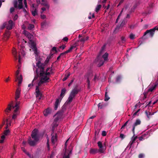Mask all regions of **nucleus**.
<instances>
[{"instance_id": "f257e3e1", "label": "nucleus", "mask_w": 158, "mask_h": 158, "mask_svg": "<svg viewBox=\"0 0 158 158\" xmlns=\"http://www.w3.org/2000/svg\"><path fill=\"white\" fill-rule=\"evenodd\" d=\"M35 68L34 66L33 68V70L35 72L37 75H39V79L38 82V85L35 89L36 93V97L39 99H41L42 94L39 91V87L44 85L46 83L49 82L50 81L49 78L50 75L53 73L51 68H48L46 70V72L44 71V65L41 64L40 61H38L36 63Z\"/></svg>"}, {"instance_id": "f03ea898", "label": "nucleus", "mask_w": 158, "mask_h": 158, "mask_svg": "<svg viewBox=\"0 0 158 158\" xmlns=\"http://www.w3.org/2000/svg\"><path fill=\"white\" fill-rule=\"evenodd\" d=\"M43 135V134L39 133L38 129H34L31 135V137L34 140H32L30 137L28 140V143L31 146H35L39 141L40 138L42 137Z\"/></svg>"}, {"instance_id": "7ed1b4c3", "label": "nucleus", "mask_w": 158, "mask_h": 158, "mask_svg": "<svg viewBox=\"0 0 158 158\" xmlns=\"http://www.w3.org/2000/svg\"><path fill=\"white\" fill-rule=\"evenodd\" d=\"M20 103L19 102H16L14 106L13 102H12L11 104L8 105V107L5 110L6 113H8L11 110H13L14 111L12 118L13 119H15L17 116L19 114V105Z\"/></svg>"}, {"instance_id": "20e7f679", "label": "nucleus", "mask_w": 158, "mask_h": 158, "mask_svg": "<svg viewBox=\"0 0 158 158\" xmlns=\"http://www.w3.org/2000/svg\"><path fill=\"white\" fill-rule=\"evenodd\" d=\"M20 47L21 48L20 49V51L18 54L15 48H13L12 50L13 55L16 60H17L18 56H19V63H20V60L21 58V55L24 56L25 55V49L24 47L23 46H20Z\"/></svg>"}, {"instance_id": "39448f33", "label": "nucleus", "mask_w": 158, "mask_h": 158, "mask_svg": "<svg viewBox=\"0 0 158 158\" xmlns=\"http://www.w3.org/2000/svg\"><path fill=\"white\" fill-rule=\"evenodd\" d=\"M135 129H132V132L134 134L133 136L132 137L131 139V140L129 142V143L127 146L126 148L125 149L124 152L122 153L120 156V158H123V157L125 153L127 150L129 151L131 147L132 144L135 142L136 139L137 138V136H135L134 134Z\"/></svg>"}, {"instance_id": "423d86ee", "label": "nucleus", "mask_w": 158, "mask_h": 158, "mask_svg": "<svg viewBox=\"0 0 158 158\" xmlns=\"http://www.w3.org/2000/svg\"><path fill=\"white\" fill-rule=\"evenodd\" d=\"M61 112H58L55 115V119L52 123L51 124L52 128H54L57 127L59 121L62 118V114Z\"/></svg>"}, {"instance_id": "0eeeda50", "label": "nucleus", "mask_w": 158, "mask_h": 158, "mask_svg": "<svg viewBox=\"0 0 158 158\" xmlns=\"http://www.w3.org/2000/svg\"><path fill=\"white\" fill-rule=\"evenodd\" d=\"M155 131V129H150L149 130L145 132L139 137V140L142 141L148 138Z\"/></svg>"}, {"instance_id": "6e6552de", "label": "nucleus", "mask_w": 158, "mask_h": 158, "mask_svg": "<svg viewBox=\"0 0 158 158\" xmlns=\"http://www.w3.org/2000/svg\"><path fill=\"white\" fill-rule=\"evenodd\" d=\"M79 91V90L77 88H75L73 89L71 91L69 98L66 103L68 104V103H70L72 102L73 99L75 98L76 95L78 93Z\"/></svg>"}, {"instance_id": "1a4fd4ad", "label": "nucleus", "mask_w": 158, "mask_h": 158, "mask_svg": "<svg viewBox=\"0 0 158 158\" xmlns=\"http://www.w3.org/2000/svg\"><path fill=\"white\" fill-rule=\"evenodd\" d=\"M105 48V45H104L102 48L98 56V57L96 59V60H97L98 62L99 63L98 64V66L99 67H100L102 65H103V64L104 63V61L103 60H101L100 59L101 57L102 56V52L104 50V48Z\"/></svg>"}, {"instance_id": "9d476101", "label": "nucleus", "mask_w": 158, "mask_h": 158, "mask_svg": "<svg viewBox=\"0 0 158 158\" xmlns=\"http://www.w3.org/2000/svg\"><path fill=\"white\" fill-rule=\"evenodd\" d=\"M30 47L34 52L35 54V56H37L38 52H37V49L36 47V44L35 43L32 41H30L29 43Z\"/></svg>"}, {"instance_id": "9b49d317", "label": "nucleus", "mask_w": 158, "mask_h": 158, "mask_svg": "<svg viewBox=\"0 0 158 158\" xmlns=\"http://www.w3.org/2000/svg\"><path fill=\"white\" fill-rule=\"evenodd\" d=\"M19 67H18V69L16 73V79L15 80V81H18V84L19 85H20L22 83V82L23 81V77L21 75H19Z\"/></svg>"}, {"instance_id": "f8f14e48", "label": "nucleus", "mask_w": 158, "mask_h": 158, "mask_svg": "<svg viewBox=\"0 0 158 158\" xmlns=\"http://www.w3.org/2000/svg\"><path fill=\"white\" fill-rule=\"evenodd\" d=\"M10 132V131L9 129H6V130L4 131L3 135L1 136V139H0V143H3L6 136L8 135Z\"/></svg>"}, {"instance_id": "ddd939ff", "label": "nucleus", "mask_w": 158, "mask_h": 158, "mask_svg": "<svg viewBox=\"0 0 158 158\" xmlns=\"http://www.w3.org/2000/svg\"><path fill=\"white\" fill-rule=\"evenodd\" d=\"M156 30H158V27H155L154 28L151 29L149 30H147L144 33V35H146L148 33H149L150 36L152 37L154 34V32Z\"/></svg>"}, {"instance_id": "4468645a", "label": "nucleus", "mask_w": 158, "mask_h": 158, "mask_svg": "<svg viewBox=\"0 0 158 158\" xmlns=\"http://www.w3.org/2000/svg\"><path fill=\"white\" fill-rule=\"evenodd\" d=\"M104 151L102 149H98L93 148H91L89 151L90 153L92 154H95L98 152L102 153Z\"/></svg>"}, {"instance_id": "2eb2a0df", "label": "nucleus", "mask_w": 158, "mask_h": 158, "mask_svg": "<svg viewBox=\"0 0 158 158\" xmlns=\"http://www.w3.org/2000/svg\"><path fill=\"white\" fill-rule=\"evenodd\" d=\"M41 4L44 6H45L44 7L42 8L41 9L42 12H41V13H42L46 9H48L49 7V6L48 4L47 1L45 0H41Z\"/></svg>"}, {"instance_id": "dca6fc26", "label": "nucleus", "mask_w": 158, "mask_h": 158, "mask_svg": "<svg viewBox=\"0 0 158 158\" xmlns=\"http://www.w3.org/2000/svg\"><path fill=\"white\" fill-rule=\"evenodd\" d=\"M131 6V5L130 4H127L125 5L124 8L121 11L120 13L118 15L117 19H116V23H117L118 21V20L120 15H121V14L123 12V10H129V8H130Z\"/></svg>"}, {"instance_id": "f3484780", "label": "nucleus", "mask_w": 158, "mask_h": 158, "mask_svg": "<svg viewBox=\"0 0 158 158\" xmlns=\"http://www.w3.org/2000/svg\"><path fill=\"white\" fill-rule=\"evenodd\" d=\"M23 34H24L25 36L27 37L28 38L30 41L32 40L33 37V35H31L29 32L25 30H24L23 31Z\"/></svg>"}, {"instance_id": "a211bd4d", "label": "nucleus", "mask_w": 158, "mask_h": 158, "mask_svg": "<svg viewBox=\"0 0 158 158\" xmlns=\"http://www.w3.org/2000/svg\"><path fill=\"white\" fill-rule=\"evenodd\" d=\"M14 24H15L12 21L10 20L8 21V24L6 25V28L8 30H11Z\"/></svg>"}, {"instance_id": "6ab92c4d", "label": "nucleus", "mask_w": 158, "mask_h": 158, "mask_svg": "<svg viewBox=\"0 0 158 158\" xmlns=\"http://www.w3.org/2000/svg\"><path fill=\"white\" fill-rule=\"evenodd\" d=\"M78 44V42H76L73 44L72 46H71L68 50H67L65 52H64V53H67L71 52L73 49L75 48L76 46H77Z\"/></svg>"}, {"instance_id": "aec40b11", "label": "nucleus", "mask_w": 158, "mask_h": 158, "mask_svg": "<svg viewBox=\"0 0 158 158\" xmlns=\"http://www.w3.org/2000/svg\"><path fill=\"white\" fill-rule=\"evenodd\" d=\"M93 76V74L92 73H90L87 77V82L88 83V87H89L90 85V80L92 78Z\"/></svg>"}, {"instance_id": "412c9836", "label": "nucleus", "mask_w": 158, "mask_h": 158, "mask_svg": "<svg viewBox=\"0 0 158 158\" xmlns=\"http://www.w3.org/2000/svg\"><path fill=\"white\" fill-rule=\"evenodd\" d=\"M72 150H70L67 152L66 151L64 154L63 158H69L70 155L72 153Z\"/></svg>"}, {"instance_id": "4be33fe9", "label": "nucleus", "mask_w": 158, "mask_h": 158, "mask_svg": "<svg viewBox=\"0 0 158 158\" xmlns=\"http://www.w3.org/2000/svg\"><path fill=\"white\" fill-rule=\"evenodd\" d=\"M61 99V98H60V99L57 98L56 99V101L54 106V109L55 110H57L58 106L60 104Z\"/></svg>"}, {"instance_id": "5701e85b", "label": "nucleus", "mask_w": 158, "mask_h": 158, "mask_svg": "<svg viewBox=\"0 0 158 158\" xmlns=\"http://www.w3.org/2000/svg\"><path fill=\"white\" fill-rule=\"evenodd\" d=\"M20 90L19 89H18L16 92L15 99L16 100L15 102H17V99L19 98L20 95ZM16 102H15V103Z\"/></svg>"}, {"instance_id": "b1692460", "label": "nucleus", "mask_w": 158, "mask_h": 158, "mask_svg": "<svg viewBox=\"0 0 158 158\" xmlns=\"http://www.w3.org/2000/svg\"><path fill=\"white\" fill-rule=\"evenodd\" d=\"M37 77H36V76L35 77L34 79L32 81V84H29L28 85V87H30V86H33L34 85V82H36L37 84L38 85V82L39 81V80H40V79H39V80H37ZM38 86V85L36 87Z\"/></svg>"}, {"instance_id": "393cba45", "label": "nucleus", "mask_w": 158, "mask_h": 158, "mask_svg": "<svg viewBox=\"0 0 158 158\" xmlns=\"http://www.w3.org/2000/svg\"><path fill=\"white\" fill-rule=\"evenodd\" d=\"M32 6H33V8L31 10L32 14L33 16H35L37 14V12L36 9H35L34 8V4H32Z\"/></svg>"}, {"instance_id": "a878e982", "label": "nucleus", "mask_w": 158, "mask_h": 158, "mask_svg": "<svg viewBox=\"0 0 158 158\" xmlns=\"http://www.w3.org/2000/svg\"><path fill=\"white\" fill-rule=\"evenodd\" d=\"M141 123V121L139 119H136L135 122L133 126V128H135L136 126L138 125H139Z\"/></svg>"}, {"instance_id": "bb28decb", "label": "nucleus", "mask_w": 158, "mask_h": 158, "mask_svg": "<svg viewBox=\"0 0 158 158\" xmlns=\"http://www.w3.org/2000/svg\"><path fill=\"white\" fill-rule=\"evenodd\" d=\"M10 35V32L9 31H6L4 34V37L5 40H7Z\"/></svg>"}, {"instance_id": "cd10ccee", "label": "nucleus", "mask_w": 158, "mask_h": 158, "mask_svg": "<svg viewBox=\"0 0 158 158\" xmlns=\"http://www.w3.org/2000/svg\"><path fill=\"white\" fill-rule=\"evenodd\" d=\"M157 86V84L156 83L154 84L153 85H152V86H150L149 87V88L148 90V91H152L156 88Z\"/></svg>"}, {"instance_id": "c85d7f7f", "label": "nucleus", "mask_w": 158, "mask_h": 158, "mask_svg": "<svg viewBox=\"0 0 158 158\" xmlns=\"http://www.w3.org/2000/svg\"><path fill=\"white\" fill-rule=\"evenodd\" d=\"M51 112V110L49 108L46 109L44 112V116H47Z\"/></svg>"}, {"instance_id": "c756f323", "label": "nucleus", "mask_w": 158, "mask_h": 158, "mask_svg": "<svg viewBox=\"0 0 158 158\" xmlns=\"http://www.w3.org/2000/svg\"><path fill=\"white\" fill-rule=\"evenodd\" d=\"M7 123L6 124V126L5 127V128H7L8 127H10V126H11V123L10 122V119H7Z\"/></svg>"}, {"instance_id": "7c9ffc66", "label": "nucleus", "mask_w": 158, "mask_h": 158, "mask_svg": "<svg viewBox=\"0 0 158 158\" xmlns=\"http://www.w3.org/2000/svg\"><path fill=\"white\" fill-rule=\"evenodd\" d=\"M52 142L54 143L57 140V136L56 134L55 135H52L51 138Z\"/></svg>"}, {"instance_id": "2f4dec72", "label": "nucleus", "mask_w": 158, "mask_h": 158, "mask_svg": "<svg viewBox=\"0 0 158 158\" xmlns=\"http://www.w3.org/2000/svg\"><path fill=\"white\" fill-rule=\"evenodd\" d=\"M145 113L147 116L148 118L149 119L150 117V116L154 114V113H152L150 112L146 111Z\"/></svg>"}, {"instance_id": "473e14b6", "label": "nucleus", "mask_w": 158, "mask_h": 158, "mask_svg": "<svg viewBox=\"0 0 158 158\" xmlns=\"http://www.w3.org/2000/svg\"><path fill=\"white\" fill-rule=\"evenodd\" d=\"M108 56V54L106 52L103 55L102 57V58L104 59V61H106L107 60Z\"/></svg>"}, {"instance_id": "72a5a7b5", "label": "nucleus", "mask_w": 158, "mask_h": 158, "mask_svg": "<svg viewBox=\"0 0 158 158\" xmlns=\"http://www.w3.org/2000/svg\"><path fill=\"white\" fill-rule=\"evenodd\" d=\"M19 2V9L23 8V3L22 1L23 0H18Z\"/></svg>"}, {"instance_id": "f704fd0d", "label": "nucleus", "mask_w": 158, "mask_h": 158, "mask_svg": "<svg viewBox=\"0 0 158 158\" xmlns=\"http://www.w3.org/2000/svg\"><path fill=\"white\" fill-rule=\"evenodd\" d=\"M107 89H106V91L105 92V98L104 99L105 101H108L110 99V98L109 97L107 94Z\"/></svg>"}, {"instance_id": "c9c22d12", "label": "nucleus", "mask_w": 158, "mask_h": 158, "mask_svg": "<svg viewBox=\"0 0 158 158\" xmlns=\"http://www.w3.org/2000/svg\"><path fill=\"white\" fill-rule=\"evenodd\" d=\"M66 90L65 89H62L60 94V97H63L65 95Z\"/></svg>"}, {"instance_id": "e433bc0d", "label": "nucleus", "mask_w": 158, "mask_h": 158, "mask_svg": "<svg viewBox=\"0 0 158 158\" xmlns=\"http://www.w3.org/2000/svg\"><path fill=\"white\" fill-rule=\"evenodd\" d=\"M126 39L124 37L122 36L121 37V41L119 42V44H121V43H122L123 44L125 42H126Z\"/></svg>"}, {"instance_id": "4c0bfd02", "label": "nucleus", "mask_w": 158, "mask_h": 158, "mask_svg": "<svg viewBox=\"0 0 158 158\" xmlns=\"http://www.w3.org/2000/svg\"><path fill=\"white\" fill-rule=\"evenodd\" d=\"M101 7V5H97L95 8V11L98 12V11L100 10Z\"/></svg>"}, {"instance_id": "58836bf2", "label": "nucleus", "mask_w": 158, "mask_h": 158, "mask_svg": "<svg viewBox=\"0 0 158 158\" xmlns=\"http://www.w3.org/2000/svg\"><path fill=\"white\" fill-rule=\"evenodd\" d=\"M13 4H14V6L15 8H17L18 7V8L19 9H20L19 8V5H18V2H17V0H15V1H14V2H13Z\"/></svg>"}, {"instance_id": "ea45409f", "label": "nucleus", "mask_w": 158, "mask_h": 158, "mask_svg": "<svg viewBox=\"0 0 158 158\" xmlns=\"http://www.w3.org/2000/svg\"><path fill=\"white\" fill-rule=\"evenodd\" d=\"M85 41V38L84 37L82 38L79 40L78 41V42L81 43V44H83L84 41Z\"/></svg>"}, {"instance_id": "a19ab883", "label": "nucleus", "mask_w": 158, "mask_h": 158, "mask_svg": "<svg viewBox=\"0 0 158 158\" xmlns=\"http://www.w3.org/2000/svg\"><path fill=\"white\" fill-rule=\"evenodd\" d=\"M34 26L33 24H29L28 27V29L29 30H31L34 28Z\"/></svg>"}, {"instance_id": "79ce46f5", "label": "nucleus", "mask_w": 158, "mask_h": 158, "mask_svg": "<svg viewBox=\"0 0 158 158\" xmlns=\"http://www.w3.org/2000/svg\"><path fill=\"white\" fill-rule=\"evenodd\" d=\"M98 145L99 148V149H102V143L101 141H99L98 142Z\"/></svg>"}, {"instance_id": "37998d69", "label": "nucleus", "mask_w": 158, "mask_h": 158, "mask_svg": "<svg viewBox=\"0 0 158 158\" xmlns=\"http://www.w3.org/2000/svg\"><path fill=\"white\" fill-rule=\"evenodd\" d=\"M127 21L126 20H123V22H122L120 24V27H123L124 25L127 23Z\"/></svg>"}, {"instance_id": "c03bdc74", "label": "nucleus", "mask_w": 158, "mask_h": 158, "mask_svg": "<svg viewBox=\"0 0 158 158\" xmlns=\"http://www.w3.org/2000/svg\"><path fill=\"white\" fill-rule=\"evenodd\" d=\"M70 75V73H69L67 75H65L63 79V81H64L66 80Z\"/></svg>"}, {"instance_id": "a18cd8bd", "label": "nucleus", "mask_w": 158, "mask_h": 158, "mask_svg": "<svg viewBox=\"0 0 158 158\" xmlns=\"http://www.w3.org/2000/svg\"><path fill=\"white\" fill-rule=\"evenodd\" d=\"M104 106H105L104 104L102 103H100L98 104V107L100 109L102 108Z\"/></svg>"}, {"instance_id": "49530a36", "label": "nucleus", "mask_w": 158, "mask_h": 158, "mask_svg": "<svg viewBox=\"0 0 158 158\" xmlns=\"http://www.w3.org/2000/svg\"><path fill=\"white\" fill-rule=\"evenodd\" d=\"M95 117H96V116H94V115L92 116L91 117L89 118V119L88 120V121H87L88 122H89L90 123H91V122H92V120H91V119L94 118Z\"/></svg>"}, {"instance_id": "de8ad7c7", "label": "nucleus", "mask_w": 158, "mask_h": 158, "mask_svg": "<svg viewBox=\"0 0 158 158\" xmlns=\"http://www.w3.org/2000/svg\"><path fill=\"white\" fill-rule=\"evenodd\" d=\"M6 23H3V24L0 27V29H3L6 26Z\"/></svg>"}, {"instance_id": "09e8293b", "label": "nucleus", "mask_w": 158, "mask_h": 158, "mask_svg": "<svg viewBox=\"0 0 158 158\" xmlns=\"http://www.w3.org/2000/svg\"><path fill=\"white\" fill-rule=\"evenodd\" d=\"M125 136H126L125 135H124L123 134L121 133L120 134V136H119V137L121 139H124L125 138Z\"/></svg>"}, {"instance_id": "8fccbe9b", "label": "nucleus", "mask_w": 158, "mask_h": 158, "mask_svg": "<svg viewBox=\"0 0 158 158\" xmlns=\"http://www.w3.org/2000/svg\"><path fill=\"white\" fill-rule=\"evenodd\" d=\"M138 157L139 158H144V155L143 153L140 154L139 155Z\"/></svg>"}, {"instance_id": "3c124183", "label": "nucleus", "mask_w": 158, "mask_h": 158, "mask_svg": "<svg viewBox=\"0 0 158 158\" xmlns=\"http://www.w3.org/2000/svg\"><path fill=\"white\" fill-rule=\"evenodd\" d=\"M136 6H137V5H134V6H133V8H132L131 9V10L130 11V12H132L134 10H135V9L136 7Z\"/></svg>"}, {"instance_id": "603ef678", "label": "nucleus", "mask_w": 158, "mask_h": 158, "mask_svg": "<svg viewBox=\"0 0 158 158\" xmlns=\"http://www.w3.org/2000/svg\"><path fill=\"white\" fill-rule=\"evenodd\" d=\"M135 36V35H134L133 34H131L130 35L129 37L131 39L133 40L134 39Z\"/></svg>"}, {"instance_id": "864d4df0", "label": "nucleus", "mask_w": 158, "mask_h": 158, "mask_svg": "<svg viewBox=\"0 0 158 158\" xmlns=\"http://www.w3.org/2000/svg\"><path fill=\"white\" fill-rule=\"evenodd\" d=\"M121 78V77L120 76H118L116 78V82H118L120 81Z\"/></svg>"}, {"instance_id": "5fc2aeb1", "label": "nucleus", "mask_w": 158, "mask_h": 158, "mask_svg": "<svg viewBox=\"0 0 158 158\" xmlns=\"http://www.w3.org/2000/svg\"><path fill=\"white\" fill-rule=\"evenodd\" d=\"M102 135L103 136H105L106 135V132L105 131H103L102 132Z\"/></svg>"}, {"instance_id": "6e6d98bb", "label": "nucleus", "mask_w": 158, "mask_h": 158, "mask_svg": "<svg viewBox=\"0 0 158 158\" xmlns=\"http://www.w3.org/2000/svg\"><path fill=\"white\" fill-rule=\"evenodd\" d=\"M14 10H15V9H14V8L12 7L10 9V12L11 13L13 12H14Z\"/></svg>"}, {"instance_id": "4d7b16f0", "label": "nucleus", "mask_w": 158, "mask_h": 158, "mask_svg": "<svg viewBox=\"0 0 158 158\" xmlns=\"http://www.w3.org/2000/svg\"><path fill=\"white\" fill-rule=\"evenodd\" d=\"M140 109H139L136 112H135L133 114V116H135V115H136L138 113Z\"/></svg>"}, {"instance_id": "13d9d810", "label": "nucleus", "mask_w": 158, "mask_h": 158, "mask_svg": "<svg viewBox=\"0 0 158 158\" xmlns=\"http://www.w3.org/2000/svg\"><path fill=\"white\" fill-rule=\"evenodd\" d=\"M63 40L64 41L67 42L68 40V38L67 37H65L63 39Z\"/></svg>"}, {"instance_id": "bf43d9fd", "label": "nucleus", "mask_w": 158, "mask_h": 158, "mask_svg": "<svg viewBox=\"0 0 158 158\" xmlns=\"http://www.w3.org/2000/svg\"><path fill=\"white\" fill-rule=\"evenodd\" d=\"M128 121H127L124 124V125L122 126V127H121V128H124L125 126H126L127 125V123L128 122Z\"/></svg>"}, {"instance_id": "052dcab7", "label": "nucleus", "mask_w": 158, "mask_h": 158, "mask_svg": "<svg viewBox=\"0 0 158 158\" xmlns=\"http://www.w3.org/2000/svg\"><path fill=\"white\" fill-rule=\"evenodd\" d=\"M26 154L30 158H32L31 155L28 152H27L26 153Z\"/></svg>"}, {"instance_id": "680f3d73", "label": "nucleus", "mask_w": 158, "mask_h": 158, "mask_svg": "<svg viewBox=\"0 0 158 158\" xmlns=\"http://www.w3.org/2000/svg\"><path fill=\"white\" fill-rule=\"evenodd\" d=\"M132 151V149H131V151H130V152L128 154V156H131V155L132 154V153H131V151Z\"/></svg>"}, {"instance_id": "e2e57ef3", "label": "nucleus", "mask_w": 158, "mask_h": 158, "mask_svg": "<svg viewBox=\"0 0 158 158\" xmlns=\"http://www.w3.org/2000/svg\"><path fill=\"white\" fill-rule=\"evenodd\" d=\"M24 4L25 5V7L26 8L27 7V3L26 2V0H24Z\"/></svg>"}, {"instance_id": "0e129e2a", "label": "nucleus", "mask_w": 158, "mask_h": 158, "mask_svg": "<svg viewBox=\"0 0 158 158\" xmlns=\"http://www.w3.org/2000/svg\"><path fill=\"white\" fill-rule=\"evenodd\" d=\"M18 18V16L17 15H15L14 18V20H16Z\"/></svg>"}, {"instance_id": "69168bd1", "label": "nucleus", "mask_w": 158, "mask_h": 158, "mask_svg": "<svg viewBox=\"0 0 158 158\" xmlns=\"http://www.w3.org/2000/svg\"><path fill=\"white\" fill-rule=\"evenodd\" d=\"M65 54V53H64V52L63 53H61V54L59 56H58V57H57V60H58V59L60 58V57L62 56V55H64V54Z\"/></svg>"}, {"instance_id": "338daca9", "label": "nucleus", "mask_w": 158, "mask_h": 158, "mask_svg": "<svg viewBox=\"0 0 158 158\" xmlns=\"http://www.w3.org/2000/svg\"><path fill=\"white\" fill-rule=\"evenodd\" d=\"M41 17L42 19H44L46 18V16L45 15H41Z\"/></svg>"}, {"instance_id": "774afa93", "label": "nucleus", "mask_w": 158, "mask_h": 158, "mask_svg": "<svg viewBox=\"0 0 158 158\" xmlns=\"http://www.w3.org/2000/svg\"><path fill=\"white\" fill-rule=\"evenodd\" d=\"M9 79V77H8V78H6L5 79V81L6 82H7L8 81Z\"/></svg>"}]
</instances>
